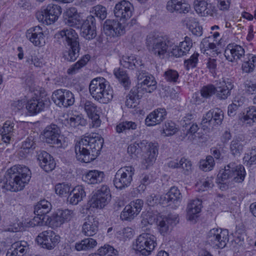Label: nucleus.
<instances>
[{"mask_svg":"<svg viewBox=\"0 0 256 256\" xmlns=\"http://www.w3.org/2000/svg\"><path fill=\"white\" fill-rule=\"evenodd\" d=\"M215 92V86L212 84L204 86L200 90L201 96L206 98L211 97Z\"/></svg>","mask_w":256,"mask_h":256,"instance_id":"obj_61","label":"nucleus"},{"mask_svg":"<svg viewBox=\"0 0 256 256\" xmlns=\"http://www.w3.org/2000/svg\"><path fill=\"white\" fill-rule=\"evenodd\" d=\"M199 54L194 52L190 58L185 60L184 61V66L185 68L188 70L190 69L194 68L196 66L198 62V58Z\"/></svg>","mask_w":256,"mask_h":256,"instance_id":"obj_54","label":"nucleus"},{"mask_svg":"<svg viewBox=\"0 0 256 256\" xmlns=\"http://www.w3.org/2000/svg\"><path fill=\"white\" fill-rule=\"evenodd\" d=\"M244 138L242 136H238L234 138L230 143V150L233 155H239L243 150Z\"/></svg>","mask_w":256,"mask_h":256,"instance_id":"obj_46","label":"nucleus"},{"mask_svg":"<svg viewBox=\"0 0 256 256\" xmlns=\"http://www.w3.org/2000/svg\"><path fill=\"white\" fill-rule=\"evenodd\" d=\"M245 176V170L242 165L231 162L220 170L218 174V180L220 184L228 186L230 180L237 182H243Z\"/></svg>","mask_w":256,"mask_h":256,"instance_id":"obj_4","label":"nucleus"},{"mask_svg":"<svg viewBox=\"0 0 256 256\" xmlns=\"http://www.w3.org/2000/svg\"><path fill=\"white\" fill-rule=\"evenodd\" d=\"M80 106L83 108L89 118L92 120L93 125L96 127L100 126L99 110L97 106L93 102L86 100H82Z\"/></svg>","mask_w":256,"mask_h":256,"instance_id":"obj_17","label":"nucleus"},{"mask_svg":"<svg viewBox=\"0 0 256 256\" xmlns=\"http://www.w3.org/2000/svg\"><path fill=\"white\" fill-rule=\"evenodd\" d=\"M202 201L198 199L191 200L187 207V216L190 220H194L198 216L197 214L200 212Z\"/></svg>","mask_w":256,"mask_h":256,"instance_id":"obj_38","label":"nucleus"},{"mask_svg":"<svg viewBox=\"0 0 256 256\" xmlns=\"http://www.w3.org/2000/svg\"><path fill=\"white\" fill-rule=\"evenodd\" d=\"M120 64L124 67L130 70L143 66L142 61L138 60L134 55L123 56L120 60Z\"/></svg>","mask_w":256,"mask_h":256,"instance_id":"obj_37","label":"nucleus"},{"mask_svg":"<svg viewBox=\"0 0 256 256\" xmlns=\"http://www.w3.org/2000/svg\"><path fill=\"white\" fill-rule=\"evenodd\" d=\"M54 38L60 43H63L65 46L79 42L77 33L71 28H64L58 31L54 34Z\"/></svg>","mask_w":256,"mask_h":256,"instance_id":"obj_16","label":"nucleus"},{"mask_svg":"<svg viewBox=\"0 0 256 256\" xmlns=\"http://www.w3.org/2000/svg\"><path fill=\"white\" fill-rule=\"evenodd\" d=\"M224 119V113L220 108L209 110L203 116L201 122L202 128L204 130L209 132L212 125H220Z\"/></svg>","mask_w":256,"mask_h":256,"instance_id":"obj_10","label":"nucleus"},{"mask_svg":"<svg viewBox=\"0 0 256 256\" xmlns=\"http://www.w3.org/2000/svg\"><path fill=\"white\" fill-rule=\"evenodd\" d=\"M139 90H132L126 96V105L129 108H134L138 104L137 100L140 98Z\"/></svg>","mask_w":256,"mask_h":256,"instance_id":"obj_50","label":"nucleus"},{"mask_svg":"<svg viewBox=\"0 0 256 256\" xmlns=\"http://www.w3.org/2000/svg\"><path fill=\"white\" fill-rule=\"evenodd\" d=\"M113 90L108 82L102 90L100 96L97 97L96 101L102 104H108L113 98Z\"/></svg>","mask_w":256,"mask_h":256,"instance_id":"obj_41","label":"nucleus"},{"mask_svg":"<svg viewBox=\"0 0 256 256\" xmlns=\"http://www.w3.org/2000/svg\"><path fill=\"white\" fill-rule=\"evenodd\" d=\"M97 244L96 241L92 238H86L75 244V248L78 251L87 250L94 248Z\"/></svg>","mask_w":256,"mask_h":256,"instance_id":"obj_45","label":"nucleus"},{"mask_svg":"<svg viewBox=\"0 0 256 256\" xmlns=\"http://www.w3.org/2000/svg\"><path fill=\"white\" fill-rule=\"evenodd\" d=\"M104 31L109 36H116L124 33V27L118 20H107L104 24Z\"/></svg>","mask_w":256,"mask_h":256,"instance_id":"obj_22","label":"nucleus"},{"mask_svg":"<svg viewBox=\"0 0 256 256\" xmlns=\"http://www.w3.org/2000/svg\"><path fill=\"white\" fill-rule=\"evenodd\" d=\"M228 240V232L226 230L214 228L207 234L206 242L214 248H222Z\"/></svg>","mask_w":256,"mask_h":256,"instance_id":"obj_8","label":"nucleus"},{"mask_svg":"<svg viewBox=\"0 0 256 256\" xmlns=\"http://www.w3.org/2000/svg\"><path fill=\"white\" fill-rule=\"evenodd\" d=\"M62 13L60 6L54 4H49L43 8L42 11L36 14L38 20L47 25L54 22Z\"/></svg>","mask_w":256,"mask_h":256,"instance_id":"obj_9","label":"nucleus"},{"mask_svg":"<svg viewBox=\"0 0 256 256\" xmlns=\"http://www.w3.org/2000/svg\"><path fill=\"white\" fill-rule=\"evenodd\" d=\"M138 128V124L132 121H124L118 123L116 127V130L117 133L120 134L131 130H135Z\"/></svg>","mask_w":256,"mask_h":256,"instance_id":"obj_47","label":"nucleus"},{"mask_svg":"<svg viewBox=\"0 0 256 256\" xmlns=\"http://www.w3.org/2000/svg\"><path fill=\"white\" fill-rule=\"evenodd\" d=\"M166 112L164 108H158L150 112L145 120L146 124L148 126L160 124L165 118Z\"/></svg>","mask_w":256,"mask_h":256,"instance_id":"obj_31","label":"nucleus"},{"mask_svg":"<svg viewBox=\"0 0 256 256\" xmlns=\"http://www.w3.org/2000/svg\"><path fill=\"white\" fill-rule=\"evenodd\" d=\"M103 172L97 170H90L84 177V180L88 184H96L102 182L104 178Z\"/></svg>","mask_w":256,"mask_h":256,"instance_id":"obj_39","label":"nucleus"},{"mask_svg":"<svg viewBox=\"0 0 256 256\" xmlns=\"http://www.w3.org/2000/svg\"><path fill=\"white\" fill-rule=\"evenodd\" d=\"M244 160L249 166L256 164V147L252 148L250 151L245 154Z\"/></svg>","mask_w":256,"mask_h":256,"instance_id":"obj_60","label":"nucleus"},{"mask_svg":"<svg viewBox=\"0 0 256 256\" xmlns=\"http://www.w3.org/2000/svg\"><path fill=\"white\" fill-rule=\"evenodd\" d=\"M179 168H182L184 172L186 174H188L192 170V162L184 158H182L179 161Z\"/></svg>","mask_w":256,"mask_h":256,"instance_id":"obj_63","label":"nucleus"},{"mask_svg":"<svg viewBox=\"0 0 256 256\" xmlns=\"http://www.w3.org/2000/svg\"><path fill=\"white\" fill-rule=\"evenodd\" d=\"M192 46V43L191 38L186 36L184 40L180 42L178 46L174 44L171 50V54L176 58L182 56L188 52Z\"/></svg>","mask_w":256,"mask_h":256,"instance_id":"obj_30","label":"nucleus"},{"mask_svg":"<svg viewBox=\"0 0 256 256\" xmlns=\"http://www.w3.org/2000/svg\"><path fill=\"white\" fill-rule=\"evenodd\" d=\"M245 51L242 46L235 43L229 44L226 47L224 55L230 62H236L244 56Z\"/></svg>","mask_w":256,"mask_h":256,"instance_id":"obj_20","label":"nucleus"},{"mask_svg":"<svg viewBox=\"0 0 256 256\" xmlns=\"http://www.w3.org/2000/svg\"><path fill=\"white\" fill-rule=\"evenodd\" d=\"M234 85L231 80L228 79L216 84L215 92L216 97L220 100H226L230 95V91Z\"/></svg>","mask_w":256,"mask_h":256,"instance_id":"obj_25","label":"nucleus"},{"mask_svg":"<svg viewBox=\"0 0 256 256\" xmlns=\"http://www.w3.org/2000/svg\"><path fill=\"white\" fill-rule=\"evenodd\" d=\"M76 216L74 210L64 209L58 210L52 218V222L55 226H59L65 222L71 220Z\"/></svg>","mask_w":256,"mask_h":256,"instance_id":"obj_26","label":"nucleus"},{"mask_svg":"<svg viewBox=\"0 0 256 256\" xmlns=\"http://www.w3.org/2000/svg\"><path fill=\"white\" fill-rule=\"evenodd\" d=\"M52 100L59 107L68 108L74 102L73 94L65 89H59L54 91L52 94Z\"/></svg>","mask_w":256,"mask_h":256,"instance_id":"obj_13","label":"nucleus"},{"mask_svg":"<svg viewBox=\"0 0 256 256\" xmlns=\"http://www.w3.org/2000/svg\"><path fill=\"white\" fill-rule=\"evenodd\" d=\"M90 58V56L88 54L84 56L68 70L67 73L68 74L72 75L76 74L82 68L84 67L87 64Z\"/></svg>","mask_w":256,"mask_h":256,"instance_id":"obj_49","label":"nucleus"},{"mask_svg":"<svg viewBox=\"0 0 256 256\" xmlns=\"http://www.w3.org/2000/svg\"><path fill=\"white\" fill-rule=\"evenodd\" d=\"M55 192L60 196L66 195L70 192V185L66 183H59L55 186Z\"/></svg>","mask_w":256,"mask_h":256,"instance_id":"obj_59","label":"nucleus"},{"mask_svg":"<svg viewBox=\"0 0 256 256\" xmlns=\"http://www.w3.org/2000/svg\"><path fill=\"white\" fill-rule=\"evenodd\" d=\"M91 12L100 20H104L108 14L106 8L100 4L94 6Z\"/></svg>","mask_w":256,"mask_h":256,"instance_id":"obj_55","label":"nucleus"},{"mask_svg":"<svg viewBox=\"0 0 256 256\" xmlns=\"http://www.w3.org/2000/svg\"><path fill=\"white\" fill-rule=\"evenodd\" d=\"M174 44L172 40L167 36L149 34L146 39V44L149 50L156 56L164 58Z\"/></svg>","mask_w":256,"mask_h":256,"instance_id":"obj_3","label":"nucleus"},{"mask_svg":"<svg viewBox=\"0 0 256 256\" xmlns=\"http://www.w3.org/2000/svg\"><path fill=\"white\" fill-rule=\"evenodd\" d=\"M98 254L100 256H116L118 252L111 246L105 244L98 250Z\"/></svg>","mask_w":256,"mask_h":256,"instance_id":"obj_52","label":"nucleus"},{"mask_svg":"<svg viewBox=\"0 0 256 256\" xmlns=\"http://www.w3.org/2000/svg\"><path fill=\"white\" fill-rule=\"evenodd\" d=\"M177 131L176 124L172 121H168L163 127L162 134L168 136L174 134Z\"/></svg>","mask_w":256,"mask_h":256,"instance_id":"obj_57","label":"nucleus"},{"mask_svg":"<svg viewBox=\"0 0 256 256\" xmlns=\"http://www.w3.org/2000/svg\"><path fill=\"white\" fill-rule=\"evenodd\" d=\"M111 195L107 186L103 185L93 195L91 200V206L102 208L110 201Z\"/></svg>","mask_w":256,"mask_h":256,"instance_id":"obj_14","label":"nucleus"},{"mask_svg":"<svg viewBox=\"0 0 256 256\" xmlns=\"http://www.w3.org/2000/svg\"><path fill=\"white\" fill-rule=\"evenodd\" d=\"M44 106L45 104L42 98H32L28 101L26 108L30 114L34 115L42 112Z\"/></svg>","mask_w":256,"mask_h":256,"instance_id":"obj_35","label":"nucleus"},{"mask_svg":"<svg viewBox=\"0 0 256 256\" xmlns=\"http://www.w3.org/2000/svg\"><path fill=\"white\" fill-rule=\"evenodd\" d=\"M166 8L172 13L186 14L190 10V6L184 0H170L167 2Z\"/></svg>","mask_w":256,"mask_h":256,"instance_id":"obj_28","label":"nucleus"},{"mask_svg":"<svg viewBox=\"0 0 256 256\" xmlns=\"http://www.w3.org/2000/svg\"><path fill=\"white\" fill-rule=\"evenodd\" d=\"M103 143L104 140L98 134L85 136L75 144L76 159L85 163L94 160L100 154Z\"/></svg>","mask_w":256,"mask_h":256,"instance_id":"obj_2","label":"nucleus"},{"mask_svg":"<svg viewBox=\"0 0 256 256\" xmlns=\"http://www.w3.org/2000/svg\"><path fill=\"white\" fill-rule=\"evenodd\" d=\"M240 119L242 123L246 124L252 125L256 122V108L254 107L250 108L246 113H244Z\"/></svg>","mask_w":256,"mask_h":256,"instance_id":"obj_48","label":"nucleus"},{"mask_svg":"<svg viewBox=\"0 0 256 256\" xmlns=\"http://www.w3.org/2000/svg\"><path fill=\"white\" fill-rule=\"evenodd\" d=\"M243 104L242 97H236L232 104L228 106V114L230 116L232 117L236 115L238 106Z\"/></svg>","mask_w":256,"mask_h":256,"instance_id":"obj_53","label":"nucleus"},{"mask_svg":"<svg viewBox=\"0 0 256 256\" xmlns=\"http://www.w3.org/2000/svg\"><path fill=\"white\" fill-rule=\"evenodd\" d=\"M68 123L72 127L76 128L79 126H84L86 120L81 115H75L70 118Z\"/></svg>","mask_w":256,"mask_h":256,"instance_id":"obj_62","label":"nucleus"},{"mask_svg":"<svg viewBox=\"0 0 256 256\" xmlns=\"http://www.w3.org/2000/svg\"><path fill=\"white\" fill-rule=\"evenodd\" d=\"M99 222L96 218L94 216H88L85 219L82 224V232L87 236H92L95 235L98 230Z\"/></svg>","mask_w":256,"mask_h":256,"instance_id":"obj_27","label":"nucleus"},{"mask_svg":"<svg viewBox=\"0 0 256 256\" xmlns=\"http://www.w3.org/2000/svg\"><path fill=\"white\" fill-rule=\"evenodd\" d=\"M36 140L34 136L30 135L22 142L21 147L26 150H34L36 147Z\"/></svg>","mask_w":256,"mask_h":256,"instance_id":"obj_64","label":"nucleus"},{"mask_svg":"<svg viewBox=\"0 0 256 256\" xmlns=\"http://www.w3.org/2000/svg\"><path fill=\"white\" fill-rule=\"evenodd\" d=\"M256 64V55L252 56L248 61L244 62L242 64V70L244 72L249 73L252 72Z\"/></svg>","mask_w":256,"mask_h":256,"instance_id":"obj_58","label":"nucleus"},{"mask_svg":"<svg viewBox=\"0 0 256 256\" xmlns=\"http://www.w3.org/2000/svg\"><path fill=\"white\" fill-rule=\"evenodd\" d=\"M108 81L103 78H96L93 79L89 86V90L92 96L96 100L97 97L100 93Z\"/></svg>","mask_w":256,"mask_h":256,"instance_id":"obj_34","label":"nucleus"},{"mask_svg":"<svg viewBox=\"0 0 256 256\" xmlns=\"http://www.w3.org/2000/svg\"><path fill=\"white\" fill-rule=\"evenodd\" d=\"M17 128L16 123L10 120L6 121L0 130L2 141L6 144L10 143L12 137L16 134Z\"/></svg>","mask_w":256,"mask_h":256,"instance_id":"obj_29","label":"nucleus"},{"mask_svg":"<svg viewBox=\"0 0 256 256\" xmlns=\"http://www.w3.org/2000/svg\"><path fill=\"white\" fill-rule=\"evenodd\" d=\"M215 164L214 159L211 156H206L205 160H202L200 162V168L204 172L212 170Z\"/></svg>","mask_w":256,"mask_h":256,"instance_id":"obj_51","label":"nucleus"},{"mask_svg":"<svg viewBox=\"0 0 256 256\" xmlns=\"http://www.w3.org/2000/svg\"><path fill=\"white\" fill-rule=\"evenodd\" d=\"M38 242L43 248L53 249L60 242V237L51 230L44 231L36 238Z\"/></svg>","mask_w":256,"mask_h":256,"instance_id":"obj_15","label":"nucleus"},{"mask_svg":"<svg viewBox=\"0 0 256 256\" xmlns=\"http://www.w3.org/2000/svg\"><path fill=\"white\" fill-rule=\"evenodd\" d=\"M26 62L30 64H33L36 67H42L43 66L42 61L38 58L33 50H30L28 56H26Z\"/></svg>","mask_w":256,"mask_h":256,"instance_id":"obj_56","label":"nucleus"},{"mask_svg":"<svg viewBox=\"0 0 256 256\" xmlns=\"http://www.w3.org/2000/svg\"><path fill=\"white\" fill-rule=\"evenodd\" d=\"M143 201L140 199L134 200L127 205L120 214L122 220H130L138 215L142 210Z\"/></svg>","mask_w":256,"mask_h":256,"instance_id":"obj_18","label":"nucleus"},{"mask_svg":"<svg viewBox=\"0 0 256 256\" xmlns=\"http://www.w3.org/2000/svg\"><path fill=\"white\" fill-rule=\"evenodd\" d=\"M81 32L82 36L86 40H92L96 36V20L94 16L90 15L87 17L82 24Z\"/></svg>","mask_w":256,"mask_h":256,"instance_id":"obj_21","label":"nucleus"},{"mask_svg":"<svg viewBox=\"0 0 256 256\" xmlns=\"http://www.w3.org/2000/svg\"><path fill=\"white\" fill-rule=\"evenodd\" d=\"M145 148L146 151L143 156L142 164L144 168H148L156 160L158 154V144L157 143L146 142Z\"/></svg>","mask_w":256,"mask_h":256,"instance_id":"obj_19","label":"nucleus"},{"mask_svg":"<svg viewBox=\"0 0 256 256\" xmlns=\"http://www.w3.org/2000/svg\"><path fill=\"white\" fill-rule=\"evenodd\" d=\"M182 197L181 194L178 188L173 186L161 198L163 203H168L170 202L178 201L180 200Z\"/></svg>","mask_w":256,"mask_h":256,"instance_id":"obj_44","label":"nucleus"},{"mask_svg":"<svg viewBox=\"0 0 256 256\" xmlns=\"http://www.w3.org/2000/svg\"><path fill=\"white\" fill-rule=\"evenodd\" d=\"M86 196V194L84 187L82 186H77L70 192L68 198V201L71 204L76 205Z\"/></svg>","mask_w":256,"mask_h":256,"instance_id":"obj_36","label":"nucleus"},{"mask_svg":"<svg viewBox=\"0 0 256 256\" xmlns=\"http://www.w3.org/2000/svg\"><path fill=\"white\" fill-rule=\"evenodd\" d=\"M44 136L46 142L58 148L62 147L64 142L62 136L60 135L59 127L54 124L48 125L45 128Z\"/></svg>","mask_w":256,"mask_h":256,"instance_id":"obj_11","label":"nucleus"},{"mask_svg":"<svg viewBox=\"0 0 256 256\" xmlns=\"http://www.w3.org/2000/svg\"><path fill=\"white\" fill-rule=\"evenodd\" d=\"M113 72L115 77L125 88L127 89L130 87L131 82L126 71L120 68H116L114 69Z\"/></svg>","mask_w":256,"mask_h":256,"instance_id":"obj_42","label":"nucleus"},{"mask_svg":"<svg viewBox=\"0 0 256 256\" xmlns=\"http://www.w3.org/2000/svg\"><path fill=\"white\" fill-rule=\"evenodd\" d=\"M37 159L39 161L40 166L46 172H51L56 166L54 159L45 151L38 152Z\"/></svg>","mask_w":256,"mask_h":256,"instance_id":"obj_32","label":"nucleus"},{"mask_svg":"<svg viewBox=\"0 0 256 256\" xmlns=\"http://www.w3.org/2000/svg\"><path fill=\"white\" fill-rule=\"evenodd\" d=\"M68 50L64 52L63 57L68 62L76 60L80 55V47L79 42L66 46Z\"/></svg>","mask_w":256,"mask_h":256,"instance_id":"obj_40","label":"nucleus"},{"mask_svg":"<svg viewBox=\"0 0 256 256\" xmlns=\"http://www.w3.org/2000/svg\"><path fill=\"white\" fill-rule=\"evenodd\" d=\"M28 250V244L24 240L13 243L8 250L6 256H23Z\"/></svg>","mask_w":256,"mask_h":256,"instance_id":"obj_33","label":"nucleus"},{"mask_svg":"<svg viewBox=\"0 0 256 256\" xmlns=\"http://www.w3.org/2000/svg\"><path fill=\"white\" fill-rule=\"evenodd\" d=\"M156 239L155 236L149 233H143L136 240L133 248L141 254L150 255L156 246Z\"/></svg>","mask_w":256,"mask_h":256,"instance_id":"obj_5","label":"nucleus"},{"mask_svg":"<svg viewBox=\"0 0 256 256\" xmlns=\"http://www.w3.org/2000/svg\"><path fill=\"white\" fill-rule=\"evenodd\" d=\"M52 209L51 204L46 200H43L35 206L34 212L36 215L46 216Z\"/></svg>","mask_w":256,"mask_h":256,"instance_id":"obj_43","label":"nucleus"},{"mask_svg":"<svg viewBox=\"0 0 256 256\" xmlns=\"http://www.w3.org/2000/svg\"><path fill=\"white\" fill-rule=\"evenodd\" d=\"M135 170L132 166H126L120 168L116 172L113 182L118 189L122 190L128 187L132 181Z\"/></svg>","mask_w":256,"mask_h":256,"instance_id":"obj_6","label":"nucleus"},{"mask_svg":"<svg viewBox=\"0 0 256 256\" xmlns=\"http://www.w3.org/2000/svg\"><path fill=\"white\" fill-rule=\"evenodd\" d=\"M178 222V216L176 214H170L168 216L161 218L158 224L160 233L164 236L168 234L173 226Z\"/></svg>","mask_w":256,"mask_h":256,"instance_id":"obj_24","label":"nucleus"},{"mask_svg":"<svg viewBox=\"0 0 256 256\" xmlns=\"http://www.w3.org/2000/svg\"><path fill=\"white\" fill-rule=\"evenodd\" d=\"M26 37L35 46H41L45 44L43 30L39 26L28 30L26 32Z\"/></svg>","mask_w":256,"mask_h":256,"instance_id":"obj_23","label":"nucleus"},{"mask_svg":"<svg viewBox=\"0 0 256 256\" xmlns=\"http://www.w3.org/2000/svg\"><path fill=\"white\" fill-rule=\"evenodd\" d=\"M144 66L136 68V77L138 90L150 93L156 88V82L154 77L143 70Z\"/></svg>","mask_w":256,"mask_h":256,"instance_id":"obj_7","label":"nucleus"},{"mask_svg":"<svg viewBox=\"0 0 256 256\" xmlns=\"http://www.w3.org/2000/svg\"><path fill=\"white\" fill-rule=\"evenodd\" d=\"M132 4L128 0H122L116 4L114 14L118 20L124 23L132 16Z\"/></svg>","mask_w":256,"mask_h":256,"instance_id":"obj_12","label":"nucleus"},{"mask_svg":"<svg viewBox=\"0 0 256 256\" xmlns=\"http://www.w3.org/2000/svg\"><path fill=\"white\" fill-rule=\"evenodd\" d=\"M31 178L30 169L24 166L15 165L8 168L3 178H0V188L16 192L24 189Z\"/></svg>","mask_w":256,"mask_h":256,"instance_id":"obj_1","label":"nucleus"}]
</instances>
